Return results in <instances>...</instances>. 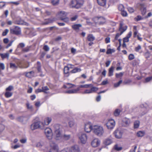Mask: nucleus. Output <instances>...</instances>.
<instances>
[{"label":"nucleus","instance_id":"obj_30","mask_svg":"<svg viewBox=\"0 0 152 152\" xmlns=\"http://www.w3.org/2000/svg\"><path fill=\"white\" fill-rule=\"evenodd\" d=\"M140 124V121H136L134 122V128L135 129L137 128L139 126Z\"/></svg>","mask_w":152,"mask_h":152},{"label":"nucleus","instance_id":"obj_12","mask_svg":"<svg viewBox=\"0 0 152 152\" xmlns=\"http://www.w3.org/2000/svg\"><path fill=\"white\" fill-rule=\"evenodd\" d=\"M146 6L143 3H142L140 4V10L142 15H144L146 12Z\"/></svg>","mask_w":152,"mask_h":152},{"label":"nucleus","instance_id":"obj_54","mask_svg":"<svg viewBox=\"0 0 152 152\" xmlns=\"http://www.w3.org/2000/svg\"><path fill=\"white\" fill-rule=\"evenodd\" d=\"M61 152H70V148H66L62 150Z\"/></svg>","mask_w":152,"mask_h":152},{"label":"nucleus","instance_id":"obj_21","mask_svg":"<svg viewBox=\"0 0 152 152\" xmlns=\"http://www.w3.org/2000/svg\"><path fill=\"white\" fill-rule=\"evenodd\" d=\"M82 26V25L81 24H75L72 26V27L73 29L76 31H78L79 28Z\"/></svg>","mask_w":152,"mask_h":152},{"label":"nucleus","instance_id":"obj_40","mask_svg":"<svg viewBox=\"0 0 152 152\" xmlns=\"http://www.w3.org/2000/svg\"><path fill=\"white\" fill-rule=\"evenodd\" d=\"M59 0H52L51 3L54 5H57L59 4Z\"/></svg>","mask_w":152,"mask_h":152},{"label":"nucleus","instance_id":"obj_52","mask_svg":"<svg viewBox=\"0 0 152 152\" xmlns=\"http://www.w3.org/2000/svg\"><path fill=\"white\" fill-rule=\"evenodd\" d=\"M5 126L1 124H0V131H3L5 129Z\"/></svg>","mask_w":152,"mask_h":152},{"label":"nucleus","instance_id":"obj_33","mask_svg":"<svg viewBox=\"0 0 152 152\" xmlns=\"http://www.w3.org/2000/svg\"><path fill=\"white\" fill-rule=\"evenodd\" d=\"M98 4L100 6H104V0H97Z\"/></svg>","mask_w":152,"mask_h":152},{"label":"nucleus","instance_id":"obj_31","mask_svg":"<svg viewBox=\"0 0 152 152\" xmlns=\"http://www.w3.org/2000/svg\"><path fill=\"white\" fill-rule=\"evenodd\" d=\"M81 71V69L80 68L76 67L74 69L71 71V72L72 73H75L77 72H80Z\"/></svg>","mask_w":152,"mask_h":152},{"label":"nucleus","instance_id":"obj_58","mask_svg":"<svg viewBox=\"0 0 152 152\" xmlns=\"http://www.w3.org/2000/svg\"><path fill=\"white\" fill-rule=\"evenodd\" d=\"M29 47H26V48L23 49L22 51L24 52H27L29 51Z\"/></svg>","mask_w":152,"mask_h":152},{"label":"nucleus","instance_id":"obj_50","mask_svg":"<svg viewBox=\"0 0 152 152\" xmlns=\"http://www.w3.org/2000/svg\"><path fill=\"white\" fill-rule=\"evenodd\" d=\"M134 58V55L132 54H130L129 56V60H132Z\"/></svg>","mask_w":152,"mask_h":152},{"label":"nucleus","instance_id":"obj_47","mask_svg":"<svg viewBox=\"0 0 152 152\" xmlns=\"http://www.w3.org/2000/svg\"><path fill=\"white\" fill-rule=\"evenodd\" d=\"M61 20L66 23L68 22L69 21V18L66 16L61 18Z\"/></svg>","mask_w":152,"mask_h":152},{"label":"nucleus","instance_id":"obj_16","mask_svg":"<svg viewBox=\"0 0 152 152\" xmlns=\"http://www.w3.org/2000/svg\"><path fill=\"white\" fill-rule=\"evenodd\" d=\"M100 19L103 20V17H96L93 19V20L96 23H98L100 24H102V23L100 21Z\"/></svg>","mask_w":152,"mask_h":152},{"label":"nucleus","instance_id":"obj_48","mask_svg":"<svg viewBox=\"0 0 152 152\" xmlns=\"http://www.w3.org/2000/svg\"><path fill=\"white\" fill-rule=\"evenodd\" d=\"M118 9L119 10L122 11L124 10V7L122 4H120L118 6Z\"/></svg>","mask_w":152,"mask_h":152},{"label":"nucleus","instance_id":"obj_57","mask_svg":"<svg viewBox=\"0 0 152 152\" xmlns=\"http://www.w3.org/2000/svg\"><path fill=\"white\" fill-rule=\"evenodd\" d=\"M9 30L8 29H6L3 32L2 35L3 36H6Z\"/></svg>","mask_w":152,"mask_h":152},{"label":"nucleus","instance_id":"obj_23","mask_svg":"<svg viewBox=\"0 0 152 152\" xmlns=\"http://www.w3.org/2000/svg\"><path fill=\"white\" fill-rule=\"evenodd\" d=\"M77 4V0H72L69 4V7L71 8H76Z\"/></svg>","mask_w":152,"mask_h":152},{"label":"nucleus","instance_id":"obj_25","mask_svg":"<svg viewBox=\"0 0 152 152\" xmlns=\"http://www.w3.org/2000/svg\"><path fill=\"white\" fill-rule=\"evenodd\" d=\"M110 46V45H109L107 46V51L106 52V53L107 54H111L115 51V50L114 49H111L110 48H108V47Z\"/></svg>","mask_w":152,"mask_h":152},{"label":"nucleus","instance_id":"obj_41","mask_svg":"<svg viewBox=\"0 0 152 152\" xmlns=\"http://www.w3.org/2000/svg\"><path fill=\"white\" fill-rule=\"evenodd\" d=\"M114 148L117 151H119L122 149V148L118 147L117 145H115L114 146Z\"/></svg>","mask_w":152,"mask_h":152},{"label":"nucleus","instance_id":"obj_38","mask_svg":"<svg viewBox=\"0 0 152 152\" xmlns=\"http://www.w3.org/2000/svg\"><path fill=\"white\" fill-rule=\"evenodd\" d=\"M12 95V93L10 92L7 91L5 93V96L7 98L11 97Z\"/></svg>","mask_w":152,"mask_h":152},{"label":"nucleus","instance_id":"obj_34","mask_svg":"<svg viewBox=\"0 0 152 152\" xmlns=\"http://www.w3.org/2000/svg\"><path fill=\"white\" fill-rule=\"evenodd\" d=\"M114 67H110L109 69V76H111L113 75V72Z\"/></svg>","mask_w":152,"mask_h":152},{"label":"nucleus","instance_id":"obj_37","mask_svg":"<svg viewBox=\"0 0 152 152\" xmlns=\"http://www.w3.org/2000/svg\"><path fill=\"white\" fill-rule=\"evenodd\" d=\"M120 112V110L118 109H116L114 112V115L115 116L119 115Z\"/></svg>","mask_w":152,"mask_h":152},{"label":"nucleus","instance_id":"obj_36","mask_svg":"<svg viewBox=\"0 0 152 152\" xmlns=\"http://www.w3.org/2000/svg\"><path fill=\"white\" fill-rule=\"evenodd\" d=\"M73 85L70 83H68L66 84V85H64V87L65 88H70L73 87Z\"/></svg>","mask_w":152,"mask_h":152},{"label":"nucleus","instance_id":"obj_32","mask_svg":"<svg viewBox=\"0 0 152 152\" xmlns=\"http://www.w3.org/2000/svg\"><path fill=\"white\" fill-rule=\"evenodd\" d=\"M26 106L27 108L30 111H32L33 110L32 106L28 102L26 104Z\"/></svg>","mask_w":152,"mask_h":152},{"label":"nucleus","instance_id":"obj_4","mask_svg":"<svg viewBox=\"0 0 152 152\" xmlns=\"http://www.w3.org/2000/svg\"><path fill=\"white\" fill-rule=\"evenodd\" d=\"M92 86L91 84H85L80 86L78 88L76 89L69 90L66 92V93L69 94L75 93H77L79 90V88H90Z\"/></svg>","mask_w":152,"mask_h":152},{"label":"nucleus","instance_id":"obj_63","mask_svg":"<svg viewBox=\"0 0 152 152\" xmlns=\"http://www.w3.org/2000/svg\"><path fill=\"white\" fill-rule=\"evenodd\" d=\"M43 49L46 51H48L49 50V48L47 45H45L44 46Z\"/></svg>","mask_w":152,"mask_h":152},{"label":"nucleus","instance_id":"obj_10","mask_svg":"<svg viewBox=\"0 0 152 152\" xmlns=\"http://www.w3.org/2000/svg\"><path fill=\"white\" fill-rule=\"evenodd\" d=\"M127 26L124 25L123 22H121L120 24L119 31L120 32L121 34L125 31L127 28Z\"/></svg>","mask_w":152,"mask_h":152},{"label":"nucleus","instance_id":"obj_55","mask_svg":"<svg viewBox=\"0 0 152 152\" xmlns=\"http://www.w3.org/2000/svg\"><path fill=\"white\" fill-rule=\"evenodd\" d=\"M77 17L78 16L77 15H75L73 17H72L70 19V20L72 21H75L76 20Z\"/></svg>","mask_w":152,"mask_h":152},{"label":"nucleus","instance_id":"obj_11","mask_svg":"<svg viewBox=\"0 0 152 152\" xmlns=\"http://www.w3.org/2000/svg\"><path fill=\"white\" fill-rule=\"evenodd\" d=\"M114 134L115 137L118 139L121 138L122 136V132L118 129H116L114 132Z\"/></svg>","mask_w":152,"mask_h":152},{"label":"nucleus","instance_id":"obj_8","mask_svg":"<svg viewBox=\"0 0 152 152\" xmlns=\"http://www.w3.org/2000/svg\"><path fill=\"white\" fill-rule=\"evenodd\" d=\"M92 126L90 122H88L85 124L84 129L86 132H90L92 130Z\"/></svg>","mask_w":152,"mask_h":152},{"label":"nucleus","instance_id":"obj_59","mask_svg":"<svg viewBox=\"0 0 152 152\" xmlns=\"http://www.w3.org/2000/svg\"><path fill=\"white\" fill-rule=\"evenodd\" d=\"M13 89V87L12 86H9L8 87L6 88V91H11Z\"/></svg>","mask_w":152,"mask_h":152},{"label":"nucleus","instance_id":"obj_15","mask_svg":"<svg viewBox=\"0 0 152 152\" xmlns=\"http://www.w3.org/2000/svg\"><path fill=\"white\" fill-rule=\"evenodd\" d=\"M73 65L71 64H68L67 66H66L64 69V72L65 74H68L69 72V69L70 68H72Z\"/></svg>","mask_w":152,"mask_h":152},{"label":"nucleus","instance_id":"obj_51","mask_svg":"<svg viewBox=\"0 0 152 152\" xmlns=\"http://www.w3.org/2000/svg\"><path fill=\"white\" fill-rule=\"evenodd\" d=\"M142 19V18L140 15H138L135 18V20L137 21L140 20Z\"/></svg>","mask_w":152,"mask_h":152},{"label":"nucleus","instance_id":"obj_18","mask_svg":"<svg viewBox=\"0 0 152 152\" xmlns=\"http://www.w3.org/2000/svg\"><path fill=\"white\" fill-rule=\"evenodd\" d=\"M79 147L77 145L72 146L70 149V152H79Z\"/></svg>","mask_w":152,"mask_h":152},{"label":"nucleus","instance_id":"obj_9","mask_svg":"<svg viewBox=\"0 0 152 152\" xmlns=\"http://www.w3.org/2000/svg\"><path fill=\"white\" fill-rule=\"evenodd\" d=\"M79 138L82 143H86L87 140V136L85 134H81L79 135Z\"/></svg>","mask_w":152,"mask_h":152},{"label":"nucleus","instance_id":"obj_13","mask_svg":"<svg viewBox=\"0 0 152 152\" xmlns=\"http://www.w3.org/2000/svg\"><path fill=\"white\" fill-rule=\"evenodd\" d=\"M67 13L64 11H59L57 13V16L59 17L61 20V18H63L67 16Z\"/></svg>","mask_w":152,"mask_h":152},{"label":"nucleus","instance_id":"obj_19","mask_svg":"<svg viewBox=\"0 0 152 152\" xmlns=\"http://www.w3.org/2000/svg\"><path fill=\"white\" fill-rule=\"evenodd\" d=\"M51 120V119L50 118L47 117L45 118L44 120V123H42L44 125V126L45 125H48L50 123Z\"/></svg>","mask_w":152,"mask_h":152},{"label":"nucleus","instance_id":"obj_53","mask_svg":"<svg viewBox=\"0 0 152 152\" xmlns=\"http://www.w3.org/2000/svg\"><path fill=\"white\" fill-rule=\"evenodd\" d=\"M121 15L124 16H126L127 15V13L126 11H125L124 10L121 11Z\"/></svg>","mask_w":152,"mask_h":152},{"label":"nucleus","instance_id":"obj_61","mask_svg":"<svg viewBox=\"0 0 152 152\" xmlns=\"http://www.w3.org/2000/svg\"><path fill=\"white\" fill-rule=\"evenodd\" d=\"M128 10L129 12L130 13H133L134 11V9L131 7H128Z\"/></svg>","mask_w":152,"mask_h":152},{"label":"nucleus","instance_id":"obj_7","mask_svg":"<svg viewBox=\"0 0 152 152\" xmlns=\"http://www.w3.org/2000/svg\"><path fill=\"white\" fill-rule=\"evenodd\" d=\"M50 144L51 148L49 152H58V147L56 144L51 141Z\"/></svg>","mask_w":152,"mask_h":152},{"label":"nucleus","instance_id":"obj_56","mask_svg":"<svg viewBox=\"0 0 152 152\" xmlns=\"http://www.w3.org/2000/svg\"><path fill=\"white\" fill-rule=\"evenodd\" d=\"M122 80H120L118 83L115 84V87H118L122 83Z\"/></svg>","mask_w":152,"mask_h":152},{"label":"nucleus","instance_id":"obj_22","mask_svg":"<svg viewBox=\"0 0 152 152\" xmlns=\"http://www.w3.org/2000/svg\"><path fill=\"white\" fill-rule=\"evenodd\" d=\"M26 76L28 77L31 78L35 76L34 72L32 71L26 72Z\"/></svg>","mask_w":152,"mask_h":152},{"label":"nucleus","instance_id":"obj_49","mask_svg":"<svg viewBox=\"0 0 152 152\" xmlns=\"http://www.w3.org/2000/svg\"><path fill=\"white\" fill-rule=\"evenodd\" d=\"M70 137L69 135H64L63 136L62 139H64L65 140H67L69 139Z\"/></svg>","mask_w":152,"mask_h":152},{"label":"nucleus","instance_id":"obj_5","mask_svg":"<svg viewBox=\"0 0 152 152\" xmlns=\"http://www.w3.org/2000/svg\"><path fill=\"white\" fill-rule=\"evenodd\" d=\"M45 133L47 138L51 140L53 138V133L52 130L49 128H47L45 130Z\"/></svg>","mask_w":152,"mask_h":152},{"label":"nucleus","instance_id":"obj_62","mask_svg":"<svg viewBox=\"0 0 152 152\" xmlns=\"http://www.w3.org/2000/svg\"><path fill=\"white\" fill-rule=\"evenodd\" d=\"M151 80H152V77H149L145 78V82H148Z\"/></svg>","mask_w":152,"mask_h":152},{"label":"nucleus","instance_id":"obj_1","mask_svg":"<svg viewBox=\"0 0 152 152\" xmlns=\"http://www.w3.org/2000/svg\"><path fill=\"white\" fill-rule=\"evenodd\" d=\"M92 130L96 135L99 137L102 136L104 133L103 127L99 125L93 126L92 127Z\"/></svg>","mask_w":152,"mask_h":152},{"label":"nucleus","instance_id":"obj_35","mask_svg":"<svg viewBox=\"0 0 152 152\" xmlns=\"http://www.w3.org/2000/svg\"><path fill=\"white\" fill-rule=\"evenodd\" d=\"M0 56L2 58H7L8 59L9 58V54L8 53H6L5 54H0Z\"/></svg>","mask_w":152,"mask_h":152},{"label":"nucleus","instance_id":"obj_2","mask_svg":"<svg viewBox=\"0 0 152 152\" xmlns=\"http://www.w3.org/2000/svg\"><path fill=\"white\" fill-rule=\"evenodd\" d=\"M55 129L54 135L55 138L56 140H61L62 139L63 136L60 130L59 125H56L54 126Z\"/></svg>","mask_w":152,"mask_h":152},{"label":"nucleus","instance_id":"obj_17","mask_svg":"<svg viewBox=\"0 0 152 152\" xmlns=\"http://www.w3.org/2000/svg\"><path fill=\"white\" fill-rule=\"evenodd\" d=\"M84 4V1L83 0H77L76 8L78 9L81 7Z\"/></svg>","mask_w":152,"mask_h":152},{"label":"nucleus","instance_id":"obj_6","mask_svg":"<svg viewBox=\"0 0 152 152\" xmlns=\"http://www.w3.org/2000/svg\"><path fill=\"white\" fill-rule=\"evenodd\" d=\"M115 125V121L112 119H109L106 123V126L107 129L110 130L113 129Z\"/></svg>","mask_w":152,"mask_h":152},{"label":"nucleus","instance_id":"obj_3","mask_svg":"<svg viewBox=\"0 0 152 152\" xmlns=\"http://www.w3.org/2000/svg\"><path fill=\"white\" fill-rule=\"evenodd\" d=\"M44 127V125L42 122L40 121L34 122L32 123L30 126V129L34 130L38 128L42 129Z\"/></svg>","mask_w":152,"mask_h":152},{"label":"nucleus","instance_id":"obj_60","mask_svg":"<svg viewBox=\"0 0 152 152\" xmlns=\"http://www.w3.org/2000/svg\"><path fill=\"white\" fill-rule=\"evenodd\" d=\"M83 94H90L91 93V89L85 90L83 93Z\"/></svg>","mask_w":152,"mask_h":152},{"label":"nucleus","instance_id":"obj_27","mask_svg":"<svg viewBox=\"0 0 152 152\" xmlns=\"http://www.w3.org/2000/svg\"><path fill=\"white\" fill-rule=\"evenodd\" d=\"M94 39L95 37L92 34H89L87 37V39L89 41H92Z\"/></svg>","mask_w":152,"mask_h":152},{"label":"nucleus","instance_id":"obj_42","mask_svg":"<svg viewBox=\"0 0 152 152\" xmlns=\"http://www.w3.org/2000/svg\"><path fill=\"white\" fill-rule=\"evenodd\" d=\"M44 145L43 142L42 141L39 142L37 143L36 146L37 147H41Z\"/></svg>","mask_w":152,"mask_h":152},{"label":"nucleus","instance_id":"obj_45","mask_svg":"<svg viewBox=\"0 0 152 152\" xmlns=\"http://www.w3.org/2000/svg\"><path fill=\"white\" fill-rule=\"evenodd\" d=\"M91 93L95 92L98 90V88L97 87H91Z\"/></svg>","mask_w":152,"mask_h":152},{"label":"nucleus","instance_id":"obj_46","mask_svg":"<svg viewBox=\"0 0 152 152\" xmlns=\"http://www.w3.org/2000/svg\"><path fill=\"white\" fill-rule=\"evenodd\" d=\"M42 88L43 90V92L46 93H47L46 91H48L49 90V88H48V87L47 86L42 87Z\"/></svg>","mask_w":152,"mask_h":152},{"label":"nucleus","instance_id":"obj_44","mask_svg":"<svg viewBox=\"0 0 152 152\" xmlns=\"http://www.w3.org/2000/svg\"><path fill=\"white\" fill-rule=\"evenodd\" d=\"M141 49V46L140 45H138L137 47L135 48L134 50L136 52H139Z\"/></svg>","mask_w":152,"mask_h":152},{"label":"nucleus","instance_id":"obj_14","mask_svg":"<svg viewBox=\"0 0 152 152\" xmlns=\"http://www.w3.org/2000/svg\"><path fill=\"white\" fill-rule=\"evenodd\" d=\"M100 142L97 139H94L91 142V145L93 147H96L100 144Z\"/></svg>","mask_w":152,"mask_h":152},{"label":"nucleus","instance_id":"obj_29","mask_svg":"<svg viewBox=\"0 0 152 152\" xmlns=\"http://www.w3.org/2000/svg\"><path fill=\"white\" fill-rule=\"evenodd\" d=\"M112 142L111 139L110 138H108L106 139L105 140V145H108L110 144Z\"/></svg>","mask_w":152,"mask_h":152},{"label":"nucleus","instance_id":"obj_39","mask_svg":"<svg viewBox=\"0 0 152 152\" xmlns=\"http://www.w3.org/2000/svg\"><path fill=\"white\" fill-rule=\"evenodd\" d=\"M69 125L70 127H72L74 126L75 125V122L74 120L70 121L69 122Z\"/></svg>","mask_w":152,"mask_h":152},{"label":"nucleus","instance_id":"obj_20","mask_svg":"<svg viewBox=\"0 0 152 152\" xmlns=\"http://www.w3.org/2000/svg\"><path fill=\"white\" fill-rule=\"evenodd\" d=\"M18 67L20 68H27L29 66L28 63H25L22 64L21 63H20V64H18Z\"/></svg>","mask_w":152,"mask_h":152},{"label":"nucleus","instance_id":"obj_64","mask_svg":"<svg viewBox=\"0 0 152 152\" xmlns=\"http://www.w3.org/2000/svg\"><path fill=\"white\" fill-rule=\"evenodd\" d=\"M146 58H148L150 57V53L149 52H147L145 53L144 55Z\"/></svg>","mask_w":152,"mask_h":152},{"label":"nucleus","instance_id":"obj_26","mask_svg":"<svg viewBox=\"0 0 152 152\" xmlns=\"http://www.w3.org/2000/svg\"><path fill=\"white\" fill-rule=\"evenodd\" d=\"M145 134V132L143 131H140L137 133V135L138 137H142Z\"/></svg>","mask_w":152,"mask_h":152},{"label":"nucleus","instance_id":"obj_28","mask_svg":"<svg viewBox=\"0 0 152 152\" xmlns=\"http://www.w3.org/2000/svg\"><path fill=\"white\" fill-rule=\"evenodd\" d=\"M20 64V63H18L17 65H16L15 64L11 63H10V66L11 68L13 69H16L18 67V64Z\"/></svg>","mask_w":152,"mask_h":152},{"label":"nucleus","instance_id":"obj_24","mask_svg":"<svg viewBox=\"0 0 152 152\" xmlns=\"http://www.w3.org/2000/svg\"><path fill=\"white\" fill-rule=\"evenodd\" d=\"M123 123L125 124V126H128L130 123V120L128 118H125L123 120Z\"/></svg>","mask_w":152,"mask_h":152},{"label":"nucleus","instance_id":"obj_43","mask_svg":"<svg viewBox=\"0 0 152 152\" xmlns=\"http://www.w3.org/2000/svg\"><path fill=\"white\" fill-rule=\"evenodd\" d=\"M10 33L13 34H19V31L17 32L16 31L13 29H10Z\"/></svg>","mask_w":152,"mask_h":152}]
</instances>
